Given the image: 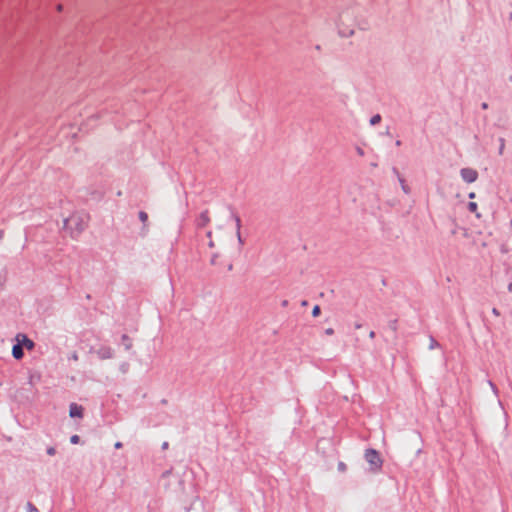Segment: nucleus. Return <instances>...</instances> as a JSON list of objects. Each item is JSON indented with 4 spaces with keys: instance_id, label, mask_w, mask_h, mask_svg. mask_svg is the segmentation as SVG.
Masks as SVG:
<instances>
[{
    "instance_id": "obj_31",
    "label": "nucleus",
    "mask_w": 512,
    "mask_h": 512,
    "mask_svg": "<svg viewBox=\"0 0 512 512\" xmlns=\"http://www.w3.org/2000/svg\"><path fill=\"white\" fill-rule=\"evenodd\" d=\"M207 236H208L209 238H211V232H208V233H207Z\"/></svg>"
},
{
    "instance_id": "obj_7",
    "label": "nucleus",
    "mask_w": 512,
    "mask_h": 512,
    "mask_svg": "<svg viewBox=\"0 0 512 512\" xmlns=\"http://www.w3.org/2000/svg\"><path fill=\"white\" fill-rule=\"evenodd\" d=\"M209 222H210L209 212L207 210L203 211L197 220L198 226L205 227L209 224Z\"/></svg>"
},
{
    "instance_id": "obj_8",
    "label": "nucleus",
    "mask_w": 512,
    "mask_h": 512,
    "mask_svg": "<svg viewBox=\"0 0 512 512\" xmlns=\"http://www.w3.org/2000/svg\"><path fill=\"white\" fill-rule=\"evenodd\" d=\"M12 355L15 359L19 360L23 357V348L18 342L12 347Z\"/></svg>"
},
{
    "instance_id": "obj_21",
    "label": "nucleus",
    "mask_w": 512,
    "mask_h": 512,
    "mask_svg": "<svg viewBox=\"0 0 512 512\" xmlns=\"http://www.w3.org/2000/svg\"><path fill=\"white\" fill-rule=\"evenodd\" d=\"M114 446H115L116 449H119V448L122 447V443L121 442H116Z\"/></svg>"
},
{
    "instance_id": "obj_14",
    "label": "nucleus",
    "mask_w": 512,
    "mask_h": 512,
    "mask_svg": "<svg viewBox=\"0 0 512 512\" xmlns=\"http://www.w3.org/2000/svg\"><path fill=\"white\" fill-rule=\"evenodd\" d=\"M337 467H338V470L341 471V472L346 471V468H347V466H346V464L344 462H339Z\"/></svg>"
},
{
    "instance_id": "obj_26",
    "label": "nucleus",
    "mask_w": 512,
    "mask_h": 512,
    "mask_svg": "<svg viewBox=\"0 0 512 512\" xmlns=\"http://www.w3.org/2000/svg\"><path fill=\"white\" fill-rule=\"evenodd\" d=\"M209 246H210V247H214V242H213V240H211V239H210V241H209Z\"/></svg>"
},
{
    "instance_id": "obj_4",
    "label": "nucleus",
    "mask_w": 512,
    "mask_h": 512,
    "mask_svg": "<svg viewBox=\"0 0 512 512\" xmlns=\"http://www.w3.org/2000/svg\"><path fill=\"white\" fill-rule=\"evenodd\" d=\"M15 340L20 345H22V348L25 347L28 350H32L34 348V342L31 339H29L25 334H17Z\"/></svg>"
},
{
    "instance_id": "obj_29",
    "label": "nucleus",
    "mask_w": 512,
    "mask_h": 512,
    "mask_svg": "<svg viewBox=\"0 0 512 512\" xmlns=\"http://www.w3.org/2000/svg\"><path fill=\"white\" fill-rule=\"evenodd\" d=\"M482 107H483L484 109H486V108H487V104H486V103H483Z\"/></svg>"
},
{
    "instance_id": "obj_17",
    "label": "nucleus",
    "mask_w": 512,
    "mask_h": 512,
    "mask_svg": "<svg viewBox=\"0 0 512 512\" xmlns=\"http://www.w3.org/2000/svg\"><path fill=\"white\" fill-rule=\"evenodd\" d=\"M55 453H56V450H55V448H54V447H49V448L47 449V454H48V455L53 456V455H55Z\"/></svg>"
},
{
    "instance_id": "obj_10",
    "label": "nucleus",
    "mask_w": 512,
    "mask_h": 512,
    "mask_svg": "<svg viewBox=\"0 0 512 512\" xmlns=\"http://www.w3.org/2000/svg\"><path fill=\"white\" fill-rule=\"evenodd\" d=\"M399 181H400V184H401V188L403 190V192L405 194H409L410 193V188L409 186L405 183V180L403 178H399Z\"/></svg>"
},
{
    "instance_id": "obj_3",
    "label": "nucleus",
    "mask_w": 512,
    "mask_h": 512,
    "mask_svg": "<svg viewBox=\"0 0 512 512\" xmlns=\"http://www.w3.org/2000/svg\"><path fill=\"white\" fill-rule=\"evenodd\" d=\"M461 178L467 183H473L478 179V172L473 168H463L460 170Z\"/></svg>"
},
{
    "instance_id": "obj_9",
    "label": "nucleus",
    "mask_w": 512,
    "mask_h": 512,
    "mask_svg": "<svg viewBox=\"0 0 512 512\" xmlns=\"http://www.w3.org/2000/svg\"><path fill=\"white\" fill-rule=\"evenodd\" d=\"M468 209L470 212L474 213L477 218L481 217L480 213L478 212V206L476 202H469Z\"/></svg>"
},
{
    "instance_id": "obj_28",
    "label": "nucleus",
    "mask_w": 512,
    "mask_h": 512,
    "mask_svg": "<svg viewBox=\"0 0 512 512\" xmlns=\"http://www.w3.org/2000/svg\"><path fill=\"white\" fill-rule=\"evenodd\" d=\"M57 10L61 11L62 10V5H58Z\"/></svg>"
},
{
    "instance_id": "obj_11",
    "label": "nucleus",
    "mask_w": 512,
    "mask_h": 512,
    "mask_svg": "<svg viewBox=\"0 0 512 512\" xmlns=\"http://www.w3.org/2000/svg\"><path fill=\"white\" fill-rule=\"evenodd\" d=\"M380 121H381V116H380L379 114H376V115H374V116L370 119V124H371V125H376V124H378Z\"/></svg>"
},
{
    "instance_id": "obj_1",
    "label": "nucleus",
    "mask_w": 512,
    "mask_h": 512,
    "mask_svg": "<svg viewBox=\"0 0 512 512\" xmlns=\"http://www.w3.org/2000/svg\"><path fill=\"white\" fill-rule=\"evenodd\" d=\"M85 222L80 215L73 214L64 221V228L69 230L72 234H79L83 231Z\"/></svg>"
},
{
    "instance_id": "obj_18",
    "label": "nucleus",
    "mask_w": 512,
    "mask_h": 512,
    "mask_svg": "<svg viewBox=\"0 0 512 512\" xmlns=\"http://www.w3.org/2000/svg\"><path fill=\"white\" fill-rule=\"evenodd\" d=\"M29 512H38L37 508L34 507L31 503H28Z\"/></svg>"
},
{
    "instance_id": "obj_30",
    "label": "nucleus",
    "mask_w": 512,
    "mask_h": 512,
    "mask_svg": "<svg viewBox=\"0 0 512 512\" xmlns=\"http://www.w3.org/2000/svg\"><path fill=\"white\" fill-rule=\"evenodd\" d=\"M503 147H504V145L502 144V146L500 147V153H502Z\"/></svg>"
},
{
    "instance_id": "obj_27",
    "label": "nucleus",
    "mask_w": 512,
    "mask_h": 512,
    "mask_svg": "<svg viewBox=\"0 0 512 512\" xmlns=\"http://www.w3.org/2000/svg\"><path fill=\"white\" fill-rule=\"evenodd\" d=\"M355 328H356V329H360V328H361V324H359V323H355Z\"/></svg>"
},
{
    "instance_id": "obj_25",
    "label": "nucleus",
    "mask_w": 512,
    "mask_h": 512,
    "mask_svg": "<svg viewBox=\"0 0 512 512\" xmlns=\"http://www.w3.org/2000/svg\"><path fill=\"white\" fill-rule=\"evenodd\" d=\"M215 263H216V256H213V257L211 258V264H215Z\"/></svg>"
},
{
    "instance_id": "obj_22",
    "label": "nucleus",
    "mask_w": 512,
    "mask_h": 512,
    "mask_svg": "<svg viewBox=\"0 0 512 512\" xmlns=\"http://www.w3.org/2000/svg\"><path fill=\"white\" fill-rule=\"evenodd\" d=\"M468 196L470 199H473V198H475L476 195L474 192H470Z\"/></svg>"
},
{
    "instance_id": "obj_15",
    "label": "nucleus",
    "mask_w": 512,
    "mask_h": 512,
    "mask_svg": "<svg viewBox=\"0 0 512 512\" xmlns=\"http://www.w3.org/2000/svg\"><path fill=\"white\" fill-rule=\"evenodd\" d=\"M70 441L72 444H78L79 441H80V438L78 435H73L71 438H70Z\"/></svg>"
},
{
    "instance_id": "obj_13",
    "label": "nucleus",
    "mask_w": 512,
    "mask_h": 512,
    "mask_svg": "<svg viewBox=\"0 0 512 512\" xmlns=\"http://www.w3.org/2000/svg\"><path fill=\"white\" fill-rule=\"evenodd\" d=\"M321 313L320 307L318 305L314 306L312 309V316L318 317Z\"/></svg>"
},
{
    "instance_id": "obj_6",
    "label": "nucleus",
    "mask_w": 512,
    "mask_h": 512,
    "mask_svg": "<svg viewBox=\"0 0 512 512\" xmlns=\"http://www.w3.org/2000/svg\"><path fill=\"white\" fill-rule=\"evenodd\" d=\"M83 407L76 404V403H72L70 405V408H69V415L70 417L72 418H82L83 417Z\"/></svg>"
},
{
    "instance_id": "obj_23",
    "label": "nucleus",
    "mask_w": 512,
    "mask_h": 512,
    "mask_svg": "<svg viewBox=\"0 0 512 512\" xmlns=\"http://www.w3.org/2000/svg\"><path fill=\"white\" fill-rule=\"evenodd\" d=\"M492 312H493L494 315L499 316V312H498V310L496 308H494L492 310Z\"/></svg>"
},
{
    "instance_id": "obj_24",
    "label": "nucleus",
    "mask_w": 512,
    "mask_h": 512,
    "mask_svg": "<svg viewBox=\"0 0 512 512\" xmlns=\"http://www.w3.org/2000/svg\"><path fill=\"white\" fill-rule=\"evenodd\" d=\"M369 337H370L371 339H373V338L375 337V333H374V331H371V332L369 333Z\"/></svg>"
},
{
    "instance_id": "obj_5",
    "label": "nucleus",
    "mask_w": 512,
    "mask_h": 512,
    "mask_svg": "<svg viewBox=\"0 0 512 512\" xmlns=\"http://www.w3.org/2000/svg\"><path fill=\"white\" fill-rule=\"evenodd\" d=\"M96 354L102 360L111 359L113 357V349L109 346H102L97 351Z\"/></svg>"
},
{
    "instance_id": "obj_12",
    "label": "nucleus",
    "mask_w": 512,
    "mask_h": 512,
    "mask_svg": "<svg viewBox=\"0 0 512 512\" xmlns=\"http://www.w3.org/2000/svg\"><path fill=\"white\" fill-rule=\"evenodd\" d=\"M139 219L143 222V223H146L147 220H148V214L144 211H140L139 212Z\"/></svg>"
},
{
    "instance_id": "obj_16",
    "label": "nucleus",
    "mask_w": 512,
    "mask_h": 512,
    "mask_svg": "<svg viewBox=\"0 0 512 512\" xmlns=\"http://www.w3.org/2000/svg\"><path fill=\"white\" fill-rule=\"evenodd\" d=\"M236 222H237V236H238L239 241L241 242V235H240V219H239V218H237V219H236Z\"/></svg>"
},
{
    "instance_id": "obj_19",
    "label": "nucleus",
    "mask_w": 512,
    "mask_h": 512,
    "mask_svg": "<svg viewBox=\"0 0 512 512\" xmlns=\"http://www.w3.org/2000/svg\"><path fill=\"white\" fill-rule=\"evenodd\" d=\"M122 339L124 342H130V338L127 335H123Z\"/></svg>"
},
{
    "instance_id": "obj_20",
    "label": "nucleus",
    "mask_w": 512,
    "mask_h": 512,
    "mask_svg": "<svg viewBox=\"0 0 512 512\" xmlns=\"http://www.w3.org/2000/svg\"><path fill=\"white\" fill-rule=\"evenodd\" d=\"M333 332H334V331H333V329H332V328H328V329H326V334H328V335H332V334H333Z\"/></svg>"
},
{
    "instance_id": "obj_2",
    "label": "nucleus",
    "mask_w": 512,
    "mask_h": 512,
    "mask_svg": "<svg viewBox=\"0 0 512 512\" xmlns=\"http://www.w3.org/2000/svg\"><path fill=\"white\" fill-rule=\"evenodd\" d=\"M364 457L371 466V470L373 472H378L381 470L383 460L375 449L366 450Z\"/></svg>"
}]
</instances>
